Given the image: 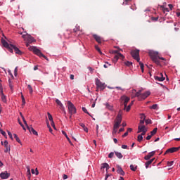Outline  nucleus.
Returning a JSON list of instances; mask_svg holds the SVG:
<instances>
[{
  "label": "nucleus",
  "instance_id": "24",
  "mask_svg": "<svg viewBox=\"0 0 180 180\" xmlns=\"http://www.w3.org/2000/svg\"><path fill=\"white\" fill-rule=\"evenodd\" d=\"M154 160H155V158L150 159V160H148L145 163V167L146 169L148 168V167H150V165H151V164H153V162L154 161Z\"/></svg>",
  "mask_w": 180,
  "mask_h": 180
},
{
  "label": "nucleus",
  "instance_id": "31",
  "mask_svg": "<svg viewBox=\"0 0 180 180\" xmlns=\"http://www.w3.org/2000/svg\"><path fill=\"white\" fill-rule=\"evenodd\" d=\"M124 64H125L127 67H131V65H133V63L130 61H126L124 63Z\"/></svg>",
  "mask_w": 180,
  "mask_h": 180
},
{
  "label": "nucleus",
  "instance_id": "17",
  "mask_svg": "<svg viewBox=\"0 0 180 180\" xmlns=\"http://www.w3.org/2000/svg\"><path fill=\"white\" fill-rule=\"evenodd\" d=\"M141 131H147V129L145 125H139L137 133H141Z\"/></svg>",
  "mask_w": 180,
  "mask_h": 180
},
{
  "label": "nucleus",
  "instance_id": "7",
  "mask_svg": "<svg viewBox=\"0 0 180 180\" xmlns=\"http://www.w3.org/2000/svg\"><path fill=\"white\" fill-rule=\"evenodd\" d=\"M115 53H116L117 54L114 56V63H117L119 58H122V60L124 59V56H123V54H122L121 53H119L117 51H115Z\"/></svg>",
  "mask_w": 180,
  "mask_h": 180
},
{
  "label": "nucleus",
  "instance_id": "62",
  "mask_svg": "<svg viewBox=\"0 0 180 180\" xmlns=\"http://www.w3.org/2000/svg\"><path fill=\"white\" fill-rule=\"evenodd\" d=\"M151 137H153V136L148 135V136H146V140H150Z\"/></svg>",
  "mask_w": 180,
  "mask_h": 180
},
{
  "label": "nucleus",
  "instance_id": "56",
  "mask_svg": "<svg viewBox=\"0 0 180 180\" xmlns=\"http://www.w3.org/2000/svg\"><path fill=\"white\" fill-rule=\"evenodd\" d=\"M27 176L28 179H30V178H32V173H30V172L27 173Z\"/></svg>",
  "mask_w": 180,
  "mask_h": 180
},
{
  "label": "nucleus",
  "instance_id": "9",
  "mask_svg": "<svg viewBox=\"0 0 180 180\" xmlns=\"http://www.w3.org/2000/svg\"><path fill=\"white\" fill-rule=\"evenodd\" d=\"M121 101H122V102H124V108H127V103H129V102L130 101V98L124 95V96H121Z\"/></svg>",
  "mask_w": 180,
  "mask_h": 180
},
{
  "label": "nucleus",
  "instance_id": "33",
  "mask_svg": "<svg viewBox=\"0 0 180 180\" xmlns=\"http://www.w3.org/2000/svg\"><path fill=\"white\" fill-rule=\"evenodd\" d=\"M47 115H48L49 120L50 122H53V116L51 115V114H50V112H47Z\"/></svg>",
  "mask_w": 180,
  "mask_h": 180
},
{
  "label": "nucleus",
  "instance_id": "58",
  "mask_svg": "<svg viewBox=\"0 0 180 180\" xmlns=\"http://www.w3.org/2000/svg\"><path fill=\"white\" fill-rule=\"evenodd\" d=\"M145 122H146V124H151V120H146Z\"/></svg>",
  "mask_w": 180,
  "mask_h": 180
},
{
  "label": "nucleus",
  "instance_id": "40",
  "mask_svg": "<svg viewBox=\"0 0 180 180\" xmlns=\"http://www.w3.org/2000/svg\"><path fill=\"white\" fill-rule=\"evenodd\" d=\"M120 126V124H117V122H115L113 128L119 129Z\"/></svg>",
  "mask_w": 180,
  "mask_h": 180
},
{
  "label": "nucleus",
  "instance_id": "3",
  "mask_svg": "<svg viewBox=\"0 0 180 180\" xmlns=\"http://www.w3.org/2000/svg\"><path fill=\"white\" fill-rule=\"evenodd\" d=\"M20 34L22 35V39H24V41L28 43H34V41H36V39L26 32H20Z\"/></svg>",
  "mask_w": 180,
  "mask_h": 180
},
{
  "label": "nucleus",
  "instance_id": "27",
  "mask_svg": "<svg viewBox=\"0 0 180 180\" xmlns=\"http://www.w3.org/2000/svg\"><path fill=\"white\" fill-rule=\"evenodd\" d=\"M116 157L121 160V158H123V155H122V153L120 152H115Z\"/></svg>",
  "mask_w": 180,
  "mask_h": 180
},
{
  "label": "nucleus",
  "instance_id": "36",
  "mask_svg": "<svg viewBox=\"0 0 180 180\" xmlns=\"http://www.w3.org/2000/svg\"><path fill=\"white\" fill-rule=\"evenodd\" d=\"M21 99H22V105H26V100H25V96H23V94H22L21 96Z\"/></svg>",
  "mask_w": 180,
  "mask_h": 180
},
{
  "label": "nucleus",
  "instance_id": "48",
  "mask_svg": "<svg viewBox=\"0 0 180 180\" xmlns=\"http://www.w3.org/2000/svg\"><path fill=\"white\" fill-rule=\"evenodd\" d=\"M140 118L141 119V120H146V115L141 114Z\"/></svg>",
  "mask_w": 180,
  "mask_h": 180
},
{
  "label": "nucleus",
  "instance_id": "47",
  "mask_svg": "<svg viewBox=\"0 0 180 180\" xmlns=\"http://www.w3.org/2000/svg\"><path fill=\"white\" fill-rule=\"evenodd\" d=\"M22 122H23L24 124H25V126L27 129V127H29V125H27V122H26V120L25 119V117H22Z\"/></svg>",
  "mask_w": 180,
  "mask_h": 180
},
{
  "label": "nucleus",
  "instance_id": "55",
  "mask_svg": "<svg viewBox=\"0 0 180 180\" xmlns=\"http://www.w3.org/2000/svg\"><path fill=\"white\" fill-rule=\"evenodd\" d=\"M66 139H67L68 141H69L70 144H71V146H72V142H71V139H70V137H68V136H66Z\"/></svg>",
  "mask_w": 180,
  "mask_h": 180
},
{
  "label": "nucleus",
  "instance_id": "54",
  "mask_svg": "<svg viewBox=\"0 0 180 180\" xmlns=\"http://www.w3.org/2000/svg\"><path fill=\"white\" fill-rule=\"evenodd\" d=\"M14 75L16 77L18 75V68H15L14 70Z\"/></svg>",
  "mask_w": 180,
  "mask_h": 180
},
{
  "label": "nucleus",
  "instance_id": "44",
  "mask_svg": "<svg viewBox=\"0 0 180 180\" xmlns=\"http://www.w3.org/2000/svg\"><path fill=\"white\" fill-rule=\"evenodd\" d=\"M113 155H115V153L111 152L108 155V158H113Z\"/></svg>",
  "mask_w": 180,
  "mask_h": 180
},
{
  "label": "nucleus",
  "instance_id": "37",
  "mask_svg": "<svg viewBox=\"0 0 180 180\" xmlns=\"http://www.w3.org/2000/svg\"><path fill=\"white\" fill-rule=\"evenodd\" d=\"M28 89L30 91V94H33V88L32 87V86L30 84H28Z\"/></svg>",
  "mask_w": 180,
  "mask_h": 180
},
{
  "label": "nucleus",
  "instance_id": "49",
  "mask_svg": "<svg viewBox=\"0 0 180 180\" xmlns=\"http://www.w3.org/2000/svg\"><path fill=\"white\" fill-rule=\"evenodd\" d=\"M6 149L4 150V153H8L9 151H11V148L7 146V147H5Z\"/></svg>",
  "mask_w": 180,
  "mask_h": 180
},
{
  "label": "nucleus",
  "instance_id": "19",
  "mask_svg": "<svg viewBox=\"0 0 180 180\" xmlns=\"http://www.w3.org/2000/svg\"><path fill=\"white\" fill-rule=\"evenodd\" d=\"M110 167L109 166V164L108 163H102L101 165V169H106V172H108V169H109Z\"/></svg>",
  "mask_w": 180,
  "mask_h": 180
},
{
  "label": "nucleus",
  "instance_id": "22",
  "mask_svg": "<svg viewBox=\"0 0 180 180\" xmlns=\"http://www.w3.org/2000/svg\"><path fill=\"white\" fill-rule=\"evenodd\" d=\"M115 123L120 124L122 123V114L119 113L116 117Z\"/></svg>",
  "mask_w": 180,
  "mask_h": 180
},
{
  "label": "nucleus",
  "instance_id": "6",
  "mask_svg": "<svg viewBox=\"0 0 180 180\" xmlns=\"http://www.w3.org/2000/svg\"><path fill=\"white\" fill-rule=\"evenodd\" d=\"M95 81H96V85L97 88H99V89H101V91H103V89H105V83H103L102 82H101V80H99V79L98 78H96Z\"/></svg>",
  "mask_w": 180,
  "mask_h": 180
},
{
  "label": "nucleus",
  "instance_id": "8",
  "mask_svg": "<svg viewBox=\"0 0 180 180\" xmlns=\"http://www.w3.org/2000/svg\"><path fill=\"white\" fill-rule=\"evenodd\" d=\"M1 43L4 47H5L6 49H8V51H12L11 47H13V44H8V42L5 41V39H2Z\"/></svg>",
  "mask_w": 180,
  "mask_h": 180
},
{
  "label": "nucleus",
  "instance_id": "60",
  "mask_svg": "<svg viewBox=\"0 0 180 180\" xmlns=\"http://www.w3.org/2000/svg\"><path fill=\"white\" fill-rule=\"evenodd\" d=\"M27 168V173L30 172V166H26Z\"/></svg>",
  "mask_w": 180,
  "mask_h": 180
},
{
  "label": "nucleus",
  "instance_id": "50",
  "mask_svg": "<svg viewBox=\"0 0 180 180\" xmlns=\"http://www.w3.org/2000/svg\"><path fill=\"white\" fill-rule=\"evenodd\" d=\"M0 131H1V134H2V136H4V137H6V132H5V131L0 130Z\"/></svg>",
  "mask_w": 180,
  "mask_h": 180
},
{
  "label": "nucleus",
  "instance_id": "20",
  "mask_svg": "<svg viewBox=\"0 0 180 180\" xmlns=\"http://www.w3.org/2000/svg\"><path fill=\"white\" fill-rule=\"evenodd\" d=\"M56 103H57V105H58L59 106H60V109L62 110H63L65 113V108H64V105H63V103H61V101L58 99L56 100Z\"/></svg>",
  "mask_w": 180,
  "mask_h": 180
},
{
  "label": "nucleus",
  "instance_id": "38",
  "mask_svg": "<svg viewBox=\"0 0 180 180\" xmlns=\"http://www.w3.org/2000/svg\"><path fill=\"white\" fill-rule=\"evenodd\" d=\"M82 110H83V112H84V113H86L87 115L91 116V114L89 113L88 110H86V108L85 107H82Z\"/></svg>",
  "mask_w": 180,
  "mask_h": 180
},
{
  "label": "nucleus",
  "instance_id": "51",
  "mask_svg": "<svg viewBox=\"0 0 180 180\" xmlns=\"http://www.w3.org/2000/svg\"><path fill=\"white\" fill-rule=\"evenodd\" d=\"M10 139H11V140H13V136H12V133H11V131H7Z\"/></svg>",
  "mask_w": 180,
  "mask_h": 180
},
{
  "label": "nucleus",
  "instance_id": "41",
  "mask_svg": "<svg viewBox=\"0 0 180 180\" xmlns=\"http://www.w3.org/2000/svg\"><path fill=\"white\" fill-rule=\"evenodd\" d=\"M95 49H96V50H97V51H98V53H99L100 54H102V51H101V49L99 48V46H95Z\"/></svg>",
  "mask_w": 180,
  "mask_h": 180
},
{
  "label": "nucleus",
  "instance_id": "25",
  "mask_svg": "<svg viewBox=\"0 0 180 180\" xmlns=\"http://www.w3.org/2000/svg\"><path fill=\"white\" fill-rule=\"evenodd\" d=\"M105 106L106 109H108V110H110L111 112H113V105H110L109 104V103H106L105 104Z\"/></svg>",
  "mask_w": 180,
  "mask_h": 180
},
{
  "label": "nucleus",
  "instance_id": "39",
  "mask_svg": "<svg viewBox=\"0 0 180 180\" xmlns=\"http://www.w3.org/2000/svg\"><path fill=\"white\" fill-rule=\"evenodd\" d=\"M131 108V105H129L128 106H127L126 108H124L125 110L127 112H129L130 109Z\"/></svg>",
  "mask_w": 180,
  "mask_h": 180
},
{
  "label": "nucleus",
  "instance_id": "30",
  "mask_svg": "<svg viewBox=\"0 0 180 180\" xmlns=\"http://www.w3.org/2000/svg\"><path fill=\"white\" fill-rule=\"evenodd\" d=\"M31 172L33 175H39V170H37V168L35 169V172H34V169H31Z\"/></svg>",
  "mask_w": 180,
  "mask_h": 180
},
{
  "label": "nucleus",
  "instance_id": "42",
  "mask_svg": "<svg viewBox=\"0 0 180 180\" xmlns=\"http://www.w3.org/2000/svg\"><path fill=\"white\" fill-rule=\"evenodd\" d=\"M129 2H131V0H125L122 5H129Z\"/></svg>",
  "mask_w": 180,
  "mask_h": 180
},
{
  "label": "nucleus",
  "instance_id": "28",
  "mask_svg": "<svg viewBox=\"0 0 180 180\" xmlns=\"http://www.w3.org/2000/svg\"><path fill=\"white\" fill-rule=\"evenodd\" d=\"M13 136H14V139H15L16 140V142L19 143V144H22V141H20V139L18 137V135L16 134H14Z\"/></svg>",
  "mask_w": 180,
  "mask_h": 180
},
{
  "label": "nucleus",
  "instance_id": "11",
  "mask_svg": "<svg viewBox=\"0 0 180 180\" xmlns=\"http://www.w3.org/2000/svg\"><path fill=\"white\" fill-rule=\"evenodd\" d=\"M179 150H180V146H179V147H172V148H170L167 149L166 150V153H176V152L179 151Z\"/></svg>",
  "mask_w": 180,
  "mask_h": 180
},
{
  "label": "nucleus",
  "instance_id": "13",
  "mask_svg": "<svg viewBox=\"0 0 180 180\" xmlns=\"http://www.w3.org/2000/svg\"><path fill=\"white\" fill-rule=\"evenodd\" d=\"M11 51H10V53H13V50L15 53V54H19V56H20V54H22V51L19 49V48L16 47L15 46L13 45V47H11Z\"/></svg>",
  "mask_w": 180,
  "mask_h": 180
},
{
  "label": "nucleus",
  "instance_id": "53",
  "mask_svg": "<svg viewBox=\"0 0 180 180\" xmlns=\"http://www.w3.org/2000/svg\"><path fill=\"white\" fill-rule=\"evenodd\" d=\"M96 101H98V98H96L95 101L93 102L91 105V108H94L95 105H96Z\"/></svg>",
  "mask_w": 180,
  "mask_h": 180
},
{
  "label": "nucleus",
  "instance_id": "18",
  "mask_svg": "<svg viewBox=\"0 0 180 180\" xmlns=\"http://www.w3.org/2000/svg\"><path fill=\"white\" fill-rule=\"evenodd\" d=\"M154 154H155V151L150 152L147 155L144 157V160L146 161H148L151 157H153Z\"/></svg>",
  "mask_w": 180,
  "mask_h": 180
},
{
  "label": "nucleus",
  "instance_id": "57",
  "mask_svg": "<svg viewBox=\"0 0 180 180\" xmlns=\"http://www.w3.org/2000/svg\"><path fill=\"white\" fill-rule=\"evenodd\" d=\"M80 27L79 26L77 25L75 29H74V32H78V30H79Z\"/></svg>",
  "mask_w": 180,
  "mask_h": 180
},
{
  "label": "nucleus",
  "instance_id": "32",
  "mask_svg": "<svg viewBox=\"0 0 180 180\" xmlns=\"http://www.w3.org/2000/svg\"><path fill=\"white\" fill-rule=\"evenodd\" d=\"M130 169L131 171H136V169H137V166H134L133 165H130Z\"/></svg>",
  "mask_w": 180,
  "mask_h": 180
},
{
  "label": "nucleus",
  "instance_id": "59",
  "mask_svg": "<svg viewBox=\"0 0 180 180\" xmlns=\"http://www.w3.org/2000/svg\"><path fill=\"white\" fill-rule=\"evenodd\" d=\"M68 179V176L67 174H63V179L65 180Z\"/></svg>",
  "mask_w": 180,
  "mask_h": 180
},
{
  "label": "nucleus",
  "instance_id": "5",
  "mask_svg": "<svg viewBox=\"0 0 180 180\" xmlns=\"http://www.w3.org/2000/svg\"><path fill=\"white\" fill-rule=\"evenodd\" d=\"M68 112L70 115V119H71L72 115H75V113H77V108H75V105H74V104L70 101H68Z\"/></svg>",
  "mask_w": 180,
  "mask_h": 180
},
{
  "label": "nucleus",
  "instance_id": "15",
  "mask_svg": "<svg viewBox=\"0 0 180 180\" xmlns=\"http://www.w3.org/2000/svg\"><path fill=\"white\" fill-rule=\"evenodd\" d=\"M155 81H159L160 82H162V81L165 80V77L162 75V73H160V76H155Z\"/></svg>",
  "mask_w": 180,
  "mask_h": 180
},
{
  "label": "nucleus",
  "instance_id": "4",
  "mask_svg": "<svg viewBox=\"0 0 180 180\" xmlns=\"http://www.w3.org/2000/svg\"><path fill=\"white\" fill-rule=\"evenodd\" d=\"M149 56L151 58V60L153 61V63H155L157 65H160V60H158V52L154 51H149Z\"/></svg>",
  "mask_w": 180,
  "mask_h": 180
},
{
  "label": "nucleus",
  "instance_id": "52",
  "mask_svg": "<svg viewBox=\"0 0 180 180\" xmlns=\"http://www.w3.org/2000/svg\"><path fill=\"white\" fill-rule=\"evenodd\" d=\"M172 165H174V161L167 162V167H172Z\"/></svg>",
  "mask_w": 180,
  "mask_h": 180
},
{
  "label": "nucleus",
  "instance_id": "16",
  "mask_svg": "<svg viewBox=\"0 0 180 180\" xmlns=\"http://www.w3.org/2000/svg\"><path fill=\"white\" fill-rule=\"evenodd\" d=\"M93 37H94V39H95V40H96V41H97V43H98V44L102 43V37H101L100 36L97 35L96 34H94Z\"/></svg>",
  "mask_w": 180,
  "mask_h": 180
},
{
  "label": "nucleus",
  "instance_id": "34",
  "mask_svg": "<svg viewBox=\"0 0 180 180\" xmlns=\"http://www.w3.org/2000/svg\"><path fill=\"white\" fill-rule=\"evenodd\" d=\"M157 130H158V129L155 128L152 131H150V135L154 136V134H157Z\"/></svg>",
  "mask_w": 180,
  "mask_h": 180
},
{
  "label": "nucleus",
  "instance_id": "35",
  "mask_svg": "<svg viewBox=\"0 0 180 180\" xmlns=\"http://www.w3.org/2000/svg\"><path fill=\"white\" fill-rule=\"evenodd\" d=\"M8 141H1V146H4V147H8Z\"/></svg>",
  "mask_w": 180,
  "mask_h": 180
},
{
  "label": "nucleus",
  "instance_id": "29",
  "mask_svg": "<svg viewBox=\"0 0 180 180\" xmlns=\"http://www.w3.org/2000/svg\"><path fill=\"white\" fill-rule=\"evenodd\" d=\"M150 109H153V110H158V104H153L150 107H149Z\"/></svg>",
  "mask_w": 180,
  "mask_h": 180
},
{
  "label": "nucleus",
  "instance_id": "26",
  "mask_svg": "<svg viewBox=\"0 0 180 180\" xmlns=\"http://www.w3.org/2000/svg\"><path fill=\"white\" fill-rule=\"evenodd\" d=\"M117 172V174H120V175H124V172L123 171L122 167H118Z\"/></svg>",
  "mask_w": 180,
  "mask_h": 180
},
{
  "label": "nucleus",
  "instance_id": "2",
  "mask_svg": "<svg viewBox=\"0 0 180 180\" xmlns=\"http://www.w3.org/2000/svg\"><path fill=\"white\" fill-rule=\"evenodd\" d=\"M140 51L139 50H134L131 51V55L132 56L133 58L139 63V65L141 67V70L142 72H144V64L140 62Z\"/></svg>",
  "mask_w": 180,
  "mask_h": 180
},
{
  "label": "nucleus",
  "instance_id": "45",
  "mask_svg": "<svg viewBox=\"0 0 180 180\" xmlns=\"http://www.w3.org/2000/svg\"><path fill=\"white\" fill-rule=\"evenodd\" d=\"M138 141H143V136L141 135H138Z\"/></svg>",
  "mask_w": 180,
  "mask_h": 180
},
{
  "label": "nucleus",
  "instance_id": "63",
  "mask_svg": "<svg viewBox=\"0 0 180 180\" xmlns=\"http://www.w3.org/2000/svg\"><path fill=\"white\" fill-rule=\"evenodd\" d=\"M176 15L177 18H180V11H176Z\"/></svg>",
  "mask_w": 180,
  "mask_h": 180
},
{
  "label": "nucleus",
  "instance_id": "12",
  "mask_svg": "<svg viewBox=\"0 0 180 180\" xmlns=\"http://www.w3.org/2000/svg\"><path fill=\"white\" fill-rule=\"evenodd\" d=\"M11 176V174L8 173V172L5 171L4 172H1L0 174V178L1 179H8Z\"/></svg>",
  "mask_w": 180,
  "mask_h": 180
},
{
  "label": "nucleus",
  "instance_id": "10",
  "mask_svg": "<svg viewBox=\"0 0 180 180\" xmlns=\"http://www.w3.org/2000/svg\"><path fill=\"white\" fill-rule=\"evenodd\" d=\"M150 95H151V92H150V91H147L145 93L141 94L139 99H141V101H143L144 99H147Z\"/></svg>",
  "mask_w": 180,
  "mask_h": 180
},
{
  "label": "nucleus",
  "instance_id": "43",
  "mask_svg": "<svg viewBox=\"0 0 180 180\" xmlns=\"http://www.w3.org/2000/svg\"><path fill=\"white\" fill-rule=\"evenodd\" d=\"M18 123H19V124L21 125V127H22L23 130H26V128L25 127V125H23V124L20 122V120H18Z\"/></svg>",
  "mask_w": 180,
  "mask_h": 180
},
{
  "label": "nucleus",
  "instance_id": "46",
  "mask_svg": "<svg viewBox=\"0 0 180 180\" xmlns=\"http://www.w3.org/2000/svg\"><path fill=\"white\" fill-rule=\"evenodd\" d=\"M146 120H141L139 122V126H144V122Z\"/></svg>",
  "mask_w": 180,
  "mask_h": 180
},
{
  "label": "nucleus",
  "instance_id": "1",
  "mask_svg": "<svg viewBox=\"0 0 180 180\" xmlns=\"http://www.w3.org/2000/svg\"><path fill=\"white\" fill-rule=\"evenodd\" d=\"M32 43L29 42H26L25 44L26 46L28 47V50H30V51H33V53L38 56V57H43L44 58H45V60L49 61V58H46V56L41 53V51H40V49H37V47L36 46H29Z\"/></svg>",
  "mask_w": 180,
  "mask_h": 180
},
{
  "label": "nucleus",
  "instance_id": "14",
  "mask_svg": "<svg viewBox=\"0 0 180 180\" xmlns=\"http://www.w3.org/2000/svg\"><path fill=\"white\" fill-rule=\"evenodd\" d=\"M132 94H135L134 96L138 98L139 101H141V98H140L141 97V90H139L136 92V89H133Z\"/></svg>",
  "mask_w": 180,
  "mask_h": 180
},
{
  "label": "nucleus",
  "instance_id": "23",
  "mask_svg": "<svg viewBox=\"0 0 180 180\" xmlns=\"http://www.w3.org/2000/svg\"><path fill=\"white\" fill-rule=\"evenodd\" d=\"M1 98L2 102H4V103H6V96H5V94H4V91L1 90Z\"/></svg>",
  "mask_w": 180,
  "mask_h": 180
},
{
  "label": "nucleus",
  "instance_id": "61",
  "mask_svg": "<svg viewBox=\"0 0 180 180\" xmlns=\"http://www.w3.org/2000/svg\"><path fill=\"white\" fill-rule=\"evenodd\" d=\"M8 72L9 75H11V78H13V75L12 74V72H11V70H8Z\"/></svg>",
  "mask_w": 180,
  "mask_h": 180
},
{
  "label": "nucleus",
  "instance_id": "21",
  "mask_svg": "<svg viewBox=\"0 0 180 180\" xmlns=\"http://www.w3.org/2000/svg\"><path fill=\"white\" fill-rule=\"evenodd\" d=\"M27 129L29 130L30 133H32L34 136H39L37 131H36V130H34L32 127H27Z\"/></svg>",
  "mask_w": 180,
  "mask_h": 180
},
{
  "label": "nucleus",
  "instance_id": "64",
  "mask_svg": "<svg viewBox=\"0 0 180 180\" xmlns=\"http://www.w3.org/2000/svg\"><path fill=\"white\" fill-rule=\"evenodd\" d=\"M122 148H123L124 150H126V148H127V145H122Z\"/></svg>",
  "mask_w": 180,
  "mask_h": 180
}]
</instances>
